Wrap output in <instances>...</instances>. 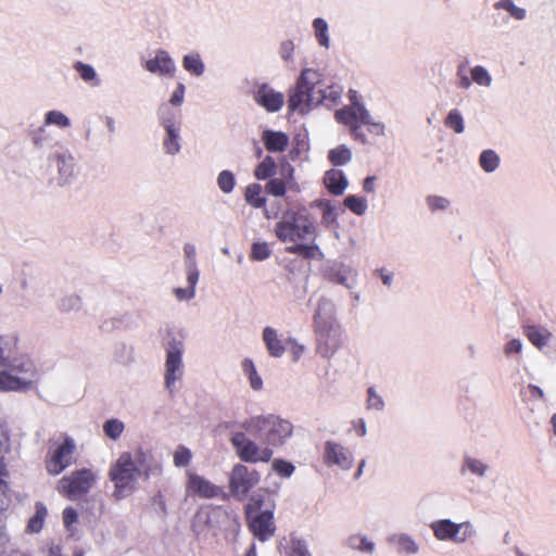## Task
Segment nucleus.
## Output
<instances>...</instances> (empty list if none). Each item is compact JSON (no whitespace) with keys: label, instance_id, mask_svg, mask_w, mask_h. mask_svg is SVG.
I'll use <instances>...</instances> for the list:
<instances>
[{"label":"nucleus","instance_id":"nucleus-59","mask_svg":"<svg viewBox=\"0 0 556 556\" xmlns=\"http://www.w3.org/2000/svg\"><path fill=\"white\" fill-rule=\"evenodd\" d=\"M174 292L179 301L188 300L194 296V290H192V288H176Z\"/></svg>","mask_w":556,"mask_h":556},{"label":"nucleus","instance_id":"nucleus-57","mask_svg":"<svg viewBox=\"0 0 556 556\" xmlns=\"http://www.w3.org/2000/svg\"><path fill=\"white\" fill-rule=\"evenodd\" d=\"M198 279H199V271L195 268V265L192 263L190 265V267L188 268V276H187L189 288H192V290H194Z\"/></svg>","mask_w":556,"mask_h":556},{"label":"nucleus","instance_id":"nucleus-2","mask_svg":"<svg viewBox=\"0 0 556 556\" xmlns=\"http://www.w3.org/2000/svg\"><path fill=\"white\" fill-rule=\"evenodd\" d=\"M150 453L137 448L134 454L122 453L109 470V478L114 483L113 496L122 500L134 493L141 476L149 477L151 466Z\"/></svg>","mask_w":556,"mask_h":556},{"label":"nucleus","instance_id":"nucleus-34","mask_svg":"<svg viewBox=\"0 0 556 556\" xmlns=\"http://www.w3.org/2000/svg\"><path fill=\"white\" fill-rule=\"evenodd\" d=\"M313 26L315 29V35L318 43L323 47L329 46V37H328V25L325 20L317 17L313 22Z\"/></svg>","mask_w":556,"mask_h":556},{"label":"nucleus","instance_id":"nucleus-53","mask_svg":"<svg viewBox=\"0 0 556 556\" xmlns=\"http://www.w3.org/2000/svg\"><path fill=\"white\" fill-rule=\"evenodd\" d=\"M293 52L294 43L291 40H286L281 42L279 53L283 60H291Z\"/></svg>","mask_w":556,"mask_h":556},{"label":"nucleus","instance_id":"nucleus-1","mask_svg":"<svg viewBox=\"0 0 556 556\" xmlns=\"http://www.w3.org/2000/svg\"><path fill=\"white\" fill-rule=\"evenodd\" d=\"M342 94V88L336 85L325 86L321 81V74L312 68L301 72L296 85L291 90L288 99L290 111L304 113L315 105L333 106Z\"/></svg>","mask_w":556,"mask_h":556},{"label":"nucleus","instance_id":"nucleus-40","mask_svg":"<svg viewBox=\"0 0 556 556\" xmlns=\"http://www.w3.org/2000/svg\"><path fill=\"white\" fill-rule=\"evenodd\" d=\"M344 205L352 211L353 213L357 215H363L367 208L366 200L356 197V195H349L344 199Z\"/></svg>","mask_w":556,"mask_h":556},{"label":"nucleus","instance_id":"nucleus-11","mask_svg":"<svg viewBox=\"0 0 556 556\" xmlns=\"http://www.w3.org/2000/svg\"><path fill=\"white\" fill-rule=\"evenodd\" d=\"M260 481V473L249 469L245 465L237 464L232 467L229 477V490L238 498H243Z\"/></svg>","mask_w":556,"mask_h":556},{"label":"nucleus","instance_id":"nucleus-29","mask_svg":"<svg viewBox=\"0 0 556 556\" xmlns=\"http://www.w3.org/2000/svg\"><path fill=\"white\" fill-rule=\"evenodd\" d=\"M242 370L248 376L251 388L256 391L261 390L263 387V381L262 378L258 376L252 359H243Z\"/></svg>","mask_w":556,"mask_h":556},{"label":"nucleus","instance_id":"nucleus-64","mask_svg":"<svg viewBox=\"0 0 556 556\" xmlns=\"http://www.w3.org/2000/svg\"><path fill=\"white\" fill-rule=\"evenodd\" d=\"M34 516H39L41 520H45L47 516V509L42 504H37L36 514Z\"/></svg>","mask_w":556,"mask_h":556},{"label":"nucleus","instance_id":"nucleus-60","mask_svg":"<svg viewBox=\"0 0 556 556\" xmlns=\"http://www.w3.org/2000/svg\"><path fill=\"white\" fill-rule=\"evenodd\" d=\"M43 520L40 519L39 516H33L27 525V530L29 532H39L42 529Z\"/></svg>","mask_w":556,"mask_h":556},{"label":"nucleus","instance_id":"nucleus-4","mask_svg":"<svg viewBox=\"0 0 556 556\" xmlns=\"http://www.w3.org/2000/svg\"><path fill=\"white\" fill-rule=\"evenodd\" d=\"M334 118L338 123L349 127L351 136L362 143L367 142L362 127H365L370 134L376 136H380L384 131V126L381 123L372 122L369 112L361 103H354V105H346L337 110Z\"/></svg>","mask_w":556,"mask_h":556},{"label":"nucleus","instance_id":"nucleus-18","mask_svg":"<svg viewBox=\"0 0 556 556\" xmlns=\"http://www.w3.org/2000/svg\"><path fill=\"white\" fill-rule=\"evenodd\" d=\"M255 101L268 112H277L283 104V94L262 85L254 96Z\"/></svg>","mask_w":556,"mask_h":556},{"label":"nucleus","instance_id":"nucleus-37","mask_svg":"<svg viewBox=\"0 0 556 556\" xmlns=\"http://www.w3.org/2000/svg\"><path fill=\"white\" fill-rule=\"evenodd\" d=\"M444 124L447 128L453 129L456 134H462L465 129L463 116L457 110L450 111Z\"/></svg>","mask_w":556,"mask_h":556},{"label":"nucleus","instance_id":"nucleus-52","mask_svg":"<svg viewBox=\"0 0 556 556\" xmlns=\"http://www.w3.org/2000/svg\"><path fill=\"white\" fill-rule=\"evenodd\" d=\"M399 547L401 551L408 553V554L417 552V545L408 536H401L399 539Z\"/></svg>","mask_w":556,"mask_h":556},{"label":"nucleus","instance_id":"nucleus-38","mask_svg":"<svg viewBox=\"0 0 556 556\" xmlns=\"http://www.w3.org/2000/svg\"><path fill=\"white\" fill-rule=\"evenodd\" d=\"M124 424L118 419H109L103 425V431L106 437L116 440L124 431Z\"/></svg>","mask_w":556,"mask_h":556},{"label":"nucleus","instance_id":"nucleus-7","mask_svg":"<svg viewBox=\"0 0 556 556\" xmlns=\"http://www.w3.org/2000/svg\"><path fill=\"white\" fill-rule=\"evenodd\" d=\"M97 482V473L81 468L63 476L56 483V491L67 500L76 501L86 496Z\"/></svg>","mask_w":556,"mask_h":556},{"label":"nucleus","instance_id":"nucleus-10","mask_svg":"<svg viewBox=\"0 0 556 556\" xmlns=\"http://www.w3.org/2000/svg\"><path fill=\"white\" fill-rule=\"evenodd\" d=\"M230 441L237 452V455L242 462L267 463L270 460L273 456V451L269 447L261 448L255 442L250 440L243 432L233 433Z\"/></svg>","mask_w":556,"mask_h":556},{"label":"nucleus","instance_id":"nucleus-63","mask_svg":"<svg viewBox=\"0 0 556 556\" xmlns=\"http://www.w3.org/2000/svg\"><path fill=\"white\" fill-rule=\"evenodd\" d=\"M529 391H530V394L532 397L534 399H543L544 397V393L542 391L541 388H539L538 386H534V384H529Z\"/></svg>","mask_w":556,"mask_h":556},{"label":"nucleus","instance_id":"nucleus-58","mask_svg":"<svg viewBox=\"0 0 556 556\" xmlns=\"http://www.w3.org/2000/svg\"><path fill=\"white\" fill-rule=\"evenodd\" d=\"M10 542V536L7 532V526L0 520V552H3Z\"/></svg>","mask_w":556,"mask_h":556},{"label":"nucleus","instance_id":"nucleus-28","mask_svg":"<svg viewBox=\"0 0 556 556\" xmlns=\"http://www.w3.org/2000/svg\"><path fill=\"white\" fill-rule=\"evenodd\" d=\"M277 164L273 156L266 155L254 168V177L258 180L270 179L276 174Z\"/></svg>","mask_w":556,"mask_h":556},{"label":"nucleus","instance_id":"nucleus-31","mask_svg":"<svg viewBox=\"0 0 556 556\" xmlns=\"http://www.w3.org/2000/svg\"><path fill=\"white\" fill-rule=\"evenodd\" d=\"M184 68L194 76H200L204 72V64L199 54H188L182 60Z\"/></svg>","mask_w":556,"mask_h":556},{"label":"nucleus","instance_id":"nucleus-62","mask_svg":"<svg viewBox=\"0 0 556 556\" xmlns=\"http://www.w3.org/2000/svg\"><path fill=\"white\" fill-rule=\"evenodd\" d=\"M375 180L376 178L375 177H367L365 180H364V185H363V189L364 191L370 193V192H374L375 190Z\"/></svg>","mask_w":556,"mask_h":556},{"label":"nucleus","instance_id":"nucleus-32","mask_svg":"<svg viewBox=\"0 0 556 556\" xmlns=\"http://www.w3.org/2000/svg\"><path fill=\"white\" fill-rule=\"evenodd\" d=\"M479 163L483 170L491 173L498 167L500 157L493 150H484L480 154Z\"/></svg>","mask_w":556,"mask_h":556},{"label":"nucleus","instance_id":"nucleus-49","mask_svg":"<svg viewBox=\"0 0 556 556\" xmlns=\"http://www.w3.org/2000/svg\"><path fill=\"white\" fill-rule=\"evenodd\" d=\"M427 204L432 212L447 208L450 201L443 197L429 195L427 198Z\"/></svg>","mask_w":556,"mask_h":556},{"label":"nucleus","instance_id":"nucleus-6","mask_svg":"<svg viewBox=\"0 0 556 556\" xmlns=\"http://www.w3.org/2000/svg\"><path fill=\"white\" fill-rule=\"evenodd\" d=\"M243 428L267 445H281L292 433V425L276 416L255 417L247 420Z\"/></svg>","mask_w":556,"mask_h":556},{"label":"nucleus","instance_id":"nucleus-3","mask_svg":"<svg viewBox=\"0 0 556 556\" xmlns=\"http://www.w3.org/2000/svg\"><path fill=\"white\" fill-rule=\"evenodd\" d=\"M275 236L281 242L311 241L316 238V226L307 214L286 211L274 229Z\"/></svg>","mask_w":556,"mask_h":556},{"label":"nucleus","instance_id":"nucleus-27","mask_svg":"<svg viewBox=\"0 0 556 556\" xmlns=\"http://www.w3.org/2000/svg\"><path fill=\"white\" fill-rule=\"evenodd\" d=\"M286 252L290 254H296L305 260L321 258L323 252L317 244H293L286 248Z\"/></svg>","mask_w":556,"mask_h":556},{"label":"nucleus","instance_id":"nucleus-45","mask_svg":"<svg viewBox=\"0 0 556 556\" xmlns=\"http://www.w3.org/2000/svg\"><path fill=\"white\" fill-rule=\"evenodd\" d=\"M471 77L475 83L480 86H489L491 84V76L488 71L482 66H475L471 70Z\"/></svg>","mask_w":556,"mask_h":556},{"label":"nucleus","instance_id":"nucleus-54","mask_svg":"<svg viewBox=\"0 0 556 556\" xmlns=\"http://www.w3.org/2000/svg\"><path fill=\"white\" fill-rule=\"evenodd\" d=\"M184 97H185V85L182 83H178L175 91L173 92V94L169 99V102L173 105L178 106L182 103Z\"/></svg>","mask_w":556,"mask_h":556},{"label":"nucleus","instance_id":"nucleus-9","mask_svg":"<svg viewBox=\"0 0 556 556\" xmlns=\"http://www.w3.org/2000/svg\"><path fill=\"white\" fill-rule=\"evenodd\" d=\"M316 351L323 357H331L343 343L341 327L329 320H319L315 317Z\"/></svg>","mask_w":556,"mask_h":556},{"label":"nucleus","instance_id":"nucleus-44","mask_svg":"<svg viewBox=\"0 0 556 556\" xmlns=\"http://www.w3.org/2000/svg\"><path fill=\"white\" fill-rule=\"evenodd\" d=\"M273 469L276 473H278L280 477L288 478L290 477L294 471V466L283 459H275L273 462Z\"/></svg>","mask_w":556,"mask_h":556},{"label":"nucleus","instance_id":"nucleus-30","mask_svg":"<svg viewBox=\"0 0 556 556\" xmlns=\"http://www.w3.org/2000/svg\"><path fill=\"white\" fill-rule=\"evenodd\" d=\"M352 157L350 149L345 146H339L329 151L328 159L334 166H341L350 162Z\"/></svg>","mask_w":556,"mask_h":556},{"label":"nucleus","instance_id":"nucleus-36","mask_svg":"<svg viewBox=\"0 0 556 556\" xmlns=\"http://www.w3.org/2000/svg\"><path fill=\"white\" fill-rule=\"evenodd\" d=\"M217 185L224 193H230L236 186L235 175L230 170H222L217 177Z\"/></svg>","mask_w":556,"mask_h":556},{"label":"nucleus","instance_id":"nucleus-48","mask_svg":"<svg viewBox=\"0 0 556 556\" xmlns=\"http://www.w3.org/2000/svg\"><path fill=\"white\" fill-rule=\"evenodd\" d=\"M348 274H349V271L344 268H338V269L331 268L330 271L328 273V279L331 282L349 287Z\"/></svg>","mask_w":556,"mask_h":556},{"label":"nucleus","instance_id":"nucleus-12","mask_svg":"<svg viewBox=\"0 0 556 556\" xmlns=\"http://www.w3.org/2000/svg\"><path fill=\"white\" fill-rule=\"evenodd\" d=\"M182 342L173 338L166 349L165 362V386L172 391L175 382L181 378L182 375Z\"/></svg>","mask_w":556,"mask_h":556},{"label":"nucleus","instance_id":"nucleus-50","mask_svg":"<svg viewBox=\"0 0 556 556\" xmlns=\"http://www.w3.org/2000/svg\"><path fill=\"white\" fill-rule=\"evenodd\" d=\"M78 521V514L76 509L73 507H66L63 510V523L66 529H71V527Z\"/></svg>","mask_w":556,"mask_h":556},{"label":"nucleus","instance_id":"nucleus-21","mask_svg":"<svg viewBox=\"0 0 556 556\" xmlns=\"http://www.w3.org/2000/svg\"><path fill=\"white\" fill-rule=\"evenodd\" d=\"M162 125L166 130V138L163 141L164 150L168 154H176L180 150V144L179 128L176 127L175 117H163Z\"/></svg>","mask_w":556,"mask_h":556},{"label":"nucleus","instance_id":"nucleus-43","mask_svg":"<svg viewBox=\"0 0 556 556\" xmlns=\"http://www.w3.org/2000/svg\"><path fill=\"white\" fill-rule=\"evenodd\" d=\"M287 556H311L304 541L292 538Z\"/></svg>","mask_w":556,"mask_h":556},{"label":"nucleus","instance_id":"nucleus-35","mask_svg":"<svg viewBox=\"0 0 556 556\" xmlns=\"http://www.w3.org/2000/svg\"><path fill=\"white\" fill-rule=\"evenodd\" d=\"M8 453V447L0 440V490L2 493H5L9 490V485L4 478L9 476V470L5 464V454Z\"/></svg>","mask_w":556,"mask_h":556},{"label":"nucleus","instance_id":"nucleus-33","mask_svg":"<svg viewBox=\"0 0 556 556\" xmlns=\"http://www.w3.org/2000/svg\"><path fill=\"white\" fill-rule=\"evenodd\" d=\"M348 545L353 548L364 553H372L375 549V544L369 541L366 536L354 534L348 539Z\"/></svg>","mask_w":556,"mask_h":556},{"label":"nucleus","instance_id":"nucleus-41","mask_svg":"<svg viewBox=\"0 0 556 556\" xmlns=\"http://www.w3.org/2000/svg\"><path fill=\"white\" fill-rule=\"evenodd\" d=\"M495 8L506 10L516 20H523L526 16V11L516 7L513 0H500L495 3Z\"/></svg>","mask_w":556,"mask_h":556},{"label":"nucleus","instance_id":"nucleus-47","mask_svg":"<svg viewBox=\"0 0 556 556\" xmlns=\"http://www.w3.org/2000/svg\"><path fill=\"white\" fill-rule=\"evenodd\" d=\"M74 68L76 70V72L80 75V77L85 81H91V80L96 79V77H97V74H96L93 67L90 66L89 64H85V63L78 61L75 63Z\"/></svg>","mask_w":556,"mask_h":556},{"label":"nucleus","instance_id":"nucleus-14","mask_svg":"<svg viewBox=\"0 0 556 556\" xmlns=\"http://www.w3.org/2000/svg\"><path fill=\"white\" fill-rule=\"evenodd\" d=\"M431 529L437 539L441 541L465 542L471 534L468 522L454 523L448 519L438 520L431 523Z\"/></svg>","mask_w":556,"mask_h":556},{"label":"nucleus","instance_id":"nucleus-23","mask_svg":"<svg viewBox=\"0 0 556 556\" xmlns=\"http://www.w3.org/2000/svg\"><path fill=\"white\" fill-rule=\"evenodd\" d=\"M31 388V381L22 377H11L9 374L0 372V391H27Z\"/></svg>","mask_w":556,"mask_h":556},{"label":"nucleus","instance_id":"nucleus-42","mask_svg":"<svg viewBox=\"0 0 556 556\" xmlns=\"http://www.w3.org/2000/svg\"><path fill=\"white\" fill-rule=\"evenodd\" d=\"M46 124H54L62 128L71 125L68 117L59 111H49L46 114Z\"/></svg>","mask_w":556,"mask_h":556},{"label":"nucleus","instance_id":"nucleus-25","mask_svg":"<svg viewBox=\"0 0 556 556\" xmlns=\"http://www.w3.org/2000/svg\"><path fill=\"white\" fill-rule=\"evenodd\" d=\"M525 334L538 349L544 348L552 337V333L546 328L540 326L525 327Z\"/></svg>","mask_w":556,"mask_h":556},{"label":"nucleus","instance_id":"nucleus-55","mask_svg":"<svg viewBox=\"0 0 556 556\" xmlns=\"http://www.w3.org/2000/svg\"><path fill=\"white\" fill-rule=\"evenodd\" d=\"M466 464H467L468 469L471 472L479 475V476H482L486 468L482 462H480L478 459H473V458L467 459Z\"/></svg>","mask_w":556,"mask_h":556},{"label":"nucleus","instance_id":"nucleus-19","mask_svg":"<svg viewBox=\"0 0 556 556\" xmlns=\"http://www.w3.org/2000/svg\"><path fill=\"white\" fill-rule=\"evenodd\" d=\"M293 167L291 165H287L286 174L283 178H270L265 185L266 193L274 197H283L288 189H293L294 178H293Z\"/></svg>","mask_w":556,"mask_h":556},{"label":"nucleus","instance_id":"nucleus-46","mask_svg":"<svg viewBox=\"0 0 556 556\" xmlns=\"http://www.w3.org/2000/svg\"><path fill=\"white\" fill-rule=\"evenodd\" d=\"M191 460V452L185 446H178L174 453V464L177 467L189 465Z\"/></svg>","mask_w":556,"mask_h":556},{"label":"nucleus","instance_id":"nucleus-24","mask_svg":"<svg viewBox=\"0 0 556 556\" xmlns=\"http://www.w3.org/2000/svg\"><path fill=\"white\" fill-rule=\"evenodd\" d=\"M325 185L330 193L340 195L348 187V181L341 170H329L325 176Z\"/></svg>","mask_w":556,"mask_h":556},{"label":"nucleus","instance_id":"nucleus-8","mask_svg":"<svg viewBox=\"0 0 556 556\" xmlns=\"http://www.w3.org/2000/svg\"><path fill=\"white\" fill-rule=\"evenodd\" d=\"M262 507V501L255 497L245 506V518L250 531L255 538L264 542L275 534L274 515L270 510L257 513Z\"/></svg>","mask_w":556,"mask_h":556},{"label":"nucleus","instance_id":"nucleus-20","mask_svg":"<svg viewBox=\"0 0 556 556\" xmlns=\"http://www.w3.org/2000/svg\"><path fill=\"white\" fill-rule=\"evenodd\" d=\"M262 141L265 149L270 153H281L289 146V136L283 131L265 129L262 132Z\"/></svg>","mask_w":556,"mask_h":556},{"label":"nucleus","instance_id":"nucleus-5","mask_svg":"<svg viewBox=\"0 0 556 556\" xmlns=\"http://www.w3.org/2000/svg\"><path fill=\"white\" fill-rule=\"evenodd\" d=\"M18 343L15 337L0 336V372L11 377H22L31 383L37 370L34 363L25 356H16Z\"/></svg>","mask_w":556,"mask_h":556},{"label":"nucleus","instance_id":"nucleus-56","mask_svg":"<svg viewBox=\"0 0 556 556\" xmlns=\"http://www.w3.org/2000/svg\"><path fill=\"white\" fill-rule=\"evenodd\" d=\"M287 345L290 346V352L293 356V361H298L304 351V346L299 344L294 339L289 338L286 341Z\"/></svg>","mask_w":556,"mask_h":556},{"label":"nucleus","instance_id":"nucleus-39","mask_svg":"<svg viewBox=\"0 0 556 556\" xmlns=\"http://www.w3.org/2000/svg\"><path fill=\"white\" fill-rule=\"evenodd\" d=\"M271 254V249L266 242H254L251 248L250 258L252 261H264Z\"/></svg>","mask_w":556,"mask_h":556},{"label":"nucleus","instance_id":"nucleus-16","mask_svg":"<svg viewBox=\"0 0 556 556\" xmlns=\"http://www.w3.org/2000/svg\"><path fill=\"white\" fill-rule=\"evenodd\" d=\"M324 459L328 466L338 465L342 469H350L353 462L351 453L332 441L325 443Z\"/></svg>","mask_w":556,"mask_h":556},{"label":"nucleus","instance_id":"nucleus-51","mask_svg":"<svg viewBox=\"0 0 556 556\" xmlns=\"http://www.w3.org/2000/svg\"><path fill=\"white\" fill-rule=\"evenodd\" d=\"M367 404L369 408L381 409L383 407L382 399L376 394L374 388L368 389Z\"/></svg>","mask_w":556,"mask_h":556},{"label":"nucleus","instance_id":"nucleus-13","mask_svg":"<svg viewBox=\"0 0 556 556\" xmlns=\"http://www.w3.org/2000/svg\"><path fill=\"white\" fill-rule=\"evenodd\" d=\"M75 443L72 438H65L64 441L55 447L46 460V469L50 475L56 476L73 464Z\"/></svg>","mask_w":556,"mask_h":556},{"label":"nucleus","instance_id":"nucleus-61","mask_svg":"<svg viewBox=\"0 0 556 556\" xmlns=\"http://www.w3.org/2000/svg\"><path fill=\"white\" fill-rule=\"evenodd\" d=\"M522 348L521 341L518 339L510 340L505 346V353L507 355L513 353H520Z\"/></svg>","mask_w":556,"mask_h":556},{"label":"nucleus","instance_id":"nucleus-15","mask_svg":"<svg viewBox=\"0 0 556 556\" xmlns=\"http://www.w3.org/2000/svg\"><path fill=\"white\" fill-rule=\"evenodd\" d=\"M188 494L197 495L203 498H213L219 496L222 489L213 484L210 480L194 472H188L186 485Z\"/></svg>","mask_w":556,"mask_h":556},{"label":"nucleus","instance_id":"nucleus-26","mask_svg":"<svg viewBox=\"0 0 556 556\" xmlns=\"http://www.w3.org/2000/svg\"><path fill=\"white\" fill-rule=\"evenodd\" d=\"M245 202L254 208H262L266 204V198L263 195V188L260 184L253 182L245 187Z\"/></svg>","mask_w":556,"mask_h":556},{"label":"nucleus","instance_id":"nucleus-17","mask_svg":"<svg viewBox=\"0 0 556 556\" xmlns=\"http://www.w3.org/2000/svg\"><path fill=\"white\" fill-rule=\"evenodd\" d=\"M144 68L152 74L168 77H174L176 72V65L165 50H157L155 56L146 62Z\"/></svg>","mask_w":556,"mask_h":556},{"label":"nucleus","instance_id":"nucleus-22","mask_svg":"<svg viewBox=\"0 0 556 556\" xmlns=\"http://www.w3.org/2000/svg\"><path fill=\"white\" fill-rule=\"evenodd\" d=\"M262 337L266 350L271 357L278 358L283 355L286 346L274 328L265 327Z\"/></svg>","mask_w":556,"mask_h":556}]
</instances>
